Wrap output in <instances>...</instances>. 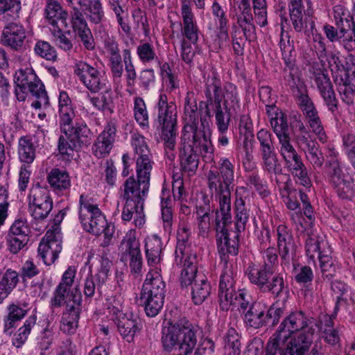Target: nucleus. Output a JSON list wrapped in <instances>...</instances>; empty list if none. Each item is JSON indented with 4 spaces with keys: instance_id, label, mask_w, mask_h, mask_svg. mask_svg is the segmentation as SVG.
I'll return each instance as SVG.
<instances>
[{
    "instance_id": "f257e3e1",
    "label": "nucleus",
    "mask_w": 355,
    "mask_h": 355,
    "mask_svg": "<svg viewBox=\"0 0 355 355\" xmlns=\"http://www.w3.org/2000/svg\"><path fill=\"white\" fill-rule=\"evenodd\" d=\"M79 205V218L83 229L96 236L103 234L101 246L107 247L114 233V226L107 223L98 205L88 196L80 195Z\"/></svg>"
},
{
    "instance_id": "f03ea898",
    "label": "nucleus",
    "mask_w": 355,
    "mask_h": 355,
    "mask_svg": "<svg viewBox=\"0 0 355 355\" xmlns=\"http://www.w3.org/2000/svg\"><path fill=\"white\" fill-rule=\"evenodd\" d=\"M218 164V170L207 173V187L218 202V208L225 211L227 207H231L230 187L234 180V166L227 157H221Z\"/></svg>"
},
{
    "instance_id": "7ed1b4c3",
    "label": "nucleus",
    "mask_w": 355,
    "mask_h": 355,
    "mask_svg": "<svg viewBox=\"0 0 355 355\" xmlns=\"http://www.w3.org/2000/svg\"><path fill=\"white\" fill-rule=\"evenodd\" d=\"M155 108L157 121L162 130V139L165 146L166 158L173 162L175 158V147L177 135V110L173 102H168L165 94H160Z\"/></svg>"
},
{
    "instance_id": "20e7f679",
    "label": "nucleus",
    "mask_w": 355,
    "mask_h": 355,
    "mask_svg": "<svg viewBox=\"0 0 355 355\" xmlns=\"http://www.w3.org/2000/svg\"><path fill=\"white\" fill-rule=\"evenodd\" d=\"M215 220L218 251L221 263L233 262V260L229 259V255L236 256L239 252V234L227 229V226L232 223L231 207H227L225 211L218 208Z\"/></svg>"
},
{
    "instance_id": "39448f33",
    "label": "nucleus",
    "mask_w": 355,
    "mask_h": 355,
    "mask_svg": "<svg viewBox=\"0 0 355 355\" xmlns=\"http://www.w3.org/2000/svg\"><path fill=\"white\" fill-rule=\"evenodd\" d=\"M254 19L256 22L261 27L268 24L266 2V0H252ZM239 13L236 15V26L239 30L241 29L245 40L252 41L256 37V27L254 23V17L252 13L250 0H241L238 6Z\"/></svg>"
},
{
    "instance_id": "423d86ee",
    "label": "nucleus",
    "mask_w": 355,
    "mask_h": 355,
    "mask_svg": "<svg viewBox=\"0 0 355 355\" xmlns=\"http://www.w3.org/2000/svg\"><path fill=\"white\" fill-rule=\"evenodd\" d=\"M250 283L257 286L262 292H268L275 297L280 296L286 286L283 276L262 265L250 264L246 270Z\"/></svg>"
},
{
    "instance_id": "0eeeda50",
    "label": "nucleus",
    "mask_w": 355,
    "mask_h": 355,
    "mask_svg": "<svg viewBox=\"0 0 355 355\" xmlns=\"http://www.w3.org/2000/svg\"><path fill=\"white\" fill-rule=\"evenodd\" d=\"M328 180L338 197L352 200L355 197L354 180L345 167L336 158H331L325 165Z\"/></svg>"
},
{
    "instance_id": "6e6552de",
    "label": "nucleus",
    "mask_w": 355,
    "mask_h": 355,
    "mask_svg": "<svg viewBox=\"0 0 355 355\" xmlns=\"http://www.w3.org/2000/svg\"><path fill=\"white\" fill-rule=\"evenodd\" d=\"M15 83V93L18 101H24L28 92L37 99H42L46 102V91L44 84L31 67L19 69L14 76Z\"/></svg>"
},
{
    "instance_id": "1a4fd4ad",
    "label": "nucleus",
    "mask_w": 355,
    "mask_h": 355,
    "mask_svg": "<svg viewBox=\"0 0 355 355\" xmlns=\"http://www.w3.org/2000/svg\"><path fill=\"white\" fill-rule=\"evenodd\" d=\"M280 48L285 63L283 76L286 84L290 87L293 94L304 91L306 87L300 77L301 74L298 67L295 64L293 46L289 44V40H288L286 44L282 39L280 40Z\"/></svg>"
},
{
    "instance_id": "9d476101",
    "label": "nucleus",
    "mask_w": 355,
    "mask_h": 355,
    "mask_svg": "<svg viewBox=\"0 0 355 355\" xmlns=\"http://www.w3.org/2000/svg\"><path fill=\"white\" fill-rule=\"evenodd\" d=\"M222 268L218 290L219 305L223 311H228L232 306V296L237 293L235 286L236 267L234 262H227L223 264Z\"/></svg>"
},
{
    "instance_id": "9b49d317",
    "label": "nucleus",
    "mask_w": 355,
    "mask_h": 355,
    "mask_svg": "<svg viewBox=\"0 0 355 355\" xmlns=\"http://www.w3.org/2000/svg\"><path fill=\"white\" fill-rule=\"evenodd\" d=\"M74 73L92 93H97L105 87L104 73L98 67L79 61L74 66Z\"/></svg>"
},
{
    "instance_id": "f8f14e48",
    "label": "nucleus",
    "mask_w": 355,
    "mask_h": 355,
    "mask_svg": "<svg viewBox=\"0 0 355 355\" xmlns=\"http://www.w3.org/2000/svg\"><path fill=\"white\" fill-rule=\"evenodd\" d=\"M64 112V119L60 121L61 132L69 135V138H71L76 144H78L80 148L83 146H87L90 143L92 135L89 128L84 123H76L73 125L74 112H71L69 110Z\"/></svg>"
},
{
    "instance_id": "ddd939ff",
    "label": "nucleus",
    "mask_w": 355,
    "mask_h": 355,
    "mask_svg": "<svg viewBox=\"0 0 355 355\" xmlns=\"http://www.w3.org/2000/svg\"><path fill=\"white\" fill-rule=\"evenodd\" d=\"M53 208V200L48 191L38 185L31 189L29 209L35 220L45 219Z\"/></svg>"
},
{
    "instance_id": "4468645a",
    "label": "nucleus",
    "mask_w": 355,
    "mask_h": 355,
    "mask_svg": "<svg viewBox=\"0 0 355 355\" xmlns=\"http://www.w3.org/2000/svg\"><path fill=\"white\" fill-rule=\"evenodd\" d=\"M139 242L136 239L135 233L129 232L123 239L119 250L121 260L130 261L131 270L135 273L140 272L142 267V258L139 248Z\"/></svg>"
},
{
    "instance_id": "2eb2a0df",
    "label": "nucleus",
    "mask_w": 355,
    "mask_h": 355,
    "mask_svg": "<svg viewBox=\"0 0 355 355\" xmlns=\"http://www.w3.org/2000/svg\"><path fill=\"white\" fill-rule=\"evenodd\" d=\"M318 327L316 320L302 310H296L288 314L281 322L279 329L290 336L295 333L309 330Z\"/></svg>"
},
{
    "instance_id": "dca6fc26",
    "label": "nucleus",
    "mask_w": 355,
    "mask_h": 355,
    "mask_svg": "<svg viewBox=\"0 0 355 355\" xmlns=\"http://www.w3.org/2000/svg\"><path fill=\"white\" fill-rule=\"evenodd\" d=\"M313 79L328 110L332 114L338 113L339 110L338 100L336 96L328 75L323 70L317 69L313 72Z\"/></svg>"
},
{
    "instance_id": "f3484780",
    "label": "nucleus",
    "mask_w": 355,
    "mask_h": 355,
    "mask_svg": "<svg viewBox=\"0 0 355 355\" xmlns=\"http://www.w3.org/2000/svg\"><path fill=\"white\" fill-rule=\"evenodd\" d=\"M26 31L24 26L19 22L7 23L3 28L1 42L14 51H21L25 46Z\"/></svg>"
},
{
    "instance_id": "a211bd4d",
    "label": "nucleus",
    "mask_w": 355,
    "mask_h": 355,
    "mask_svg": "<svg viewBox=\"0 0 355 355\" xmlns=\"http://www.w3.org/2000/svg\"><path fill=\"white\" fill-rule=\"evenodd\" d=\"M76 270L73 266H69L63 273L61 282L53 292L51 298L50 305L52 309L63 306L71 291V286L74 282Z\"/></svg>"
},
{
    "instance_id": "6ab92c4d",
    "label": "nucleus",
    "mask_w": 355,
    "mask_h": 355,
    "mask_svg": "<svg viewBox=\"0 0 355 355\" xmlns=\"http://www.w3.org/2000/svg\"><path fill=\"white\" fill-rule=\"evenodd\" d=\"M62 250V242L53 232L48 231L40 241L37 252L46 265H51L58 259Z\"/></svg>"
},
{
    "instance_id": "aec40b11",
    "label": "nucleus",
    "mask_w": 355,
    "mask_h": 355,
    "mask_svg": "<svg viewBox=\"0 0 355 355\" xmlns=\"http://www.w3.org/2000/svg\"><path fill=\"white\" fill-rule=\"evenodd\" d=\"M277 247L283 264L289 263L295 256L296 245L291 230L285 225L277 227Z\"/></svg>"
},
{
    "instance_id": "412c9836",
    "label": "nucleus",
    "mask_w": 355,
    "mask_h": 355,
    "mask_svg": "<svg viewBox=\"0 0 355 355\" xmlns=\"http://www.w3.org/2000/svg\"><path fill=\"white\" fill-rule=\"evenodd\" d=\"M149 185V182L136 180L133 176H130L123 183L121 198L123 201L144 202Z\"/></svg>"
},
{
    "instance_id": "4be33fe9",
    "label": "nucleus",
    "mask_w": 355,
    "mask_h": 355,
    "mask_svg": "<svg viewBox=\"0 0 355 355\" xmlns=\"http://www.w3.org/2000/svg\"><path fill=\"white\" fill-rule=\"evenodd\" d=\"M189 127L184 126L183 134L181 137V142L189 144L191 140L194 147L198 148V144L211 139V131L209 128V122L205 118H200V125L196 123L193 125Z\"/></svg>"
},
{
    "instance_id": "5701e85b",
    "label": "nucleus",
    "mask_w": 355,
    "mask_h": 355,
    "mask_svg": "<svg viewBox=\"0 0 355 355\" xmlns=\"http://www.w3.org/2000/svg\"><path fill=\"white\" fill-rule=\"evenodd\" d=\"M249 190L245 187H238L236 190V201H235V232L239 234L245 231L246 224L248 222L250 213L249 209L245 207V194H248Z\"/></svg>"
},
{
    "instance_id": "b1692460",
    "label": "nucleus",
    "mask_w": 355,
    "mask_h": 355,
    "mask_svg": "<svg viewBox=\"0 0 355 355\" xmlns=\"http://www.w3.org/2000/svg\"><path fill=\"white\" fill-rule=\"evenodd\" d=\"M182 262L183 268L180 276V283L182 288H187L196 282L200 274L202 273L198 271V258L196 252L190 251L189 254L182 258ZM178 263H180V259Z\"/></svg>"
},
{
    "instance_id": "393cba45",
    "label": "nucleus",
    "mask_w": 355,
    "mask_h": 355,
    "mask_svg": "<svg viewBox=\"0 0 355 355\" xmlns=\"http://www.w3.org/2000/svg\"><path fill=\"white\" fill-rule=\"evenodd\" d=\"M178 157L181 171L189 175H194L199 165V156L194 150V146L181 142Z\"/></svg>"
},
{
    "instance_id": "a878e982",
    "label": "nucleus",
    "mask_w": 355,
    "mask_h": 355,
    "mask_svg": "<svg viewBox=\"0 0 355 355\" xmlns=\"http://www.w3.org/2000/svg\"><path fill=\"white\" fill-rule=\"evenodd\" d=\"M315 328L309 330L301 331L290 337V355H305L313 343Z\"/></svg>"
},
{
    "instance_id": "bb28decb",
    "label": "nucleus",
    "mask_w": 355,
    "mask_h": 355,
    "mask_svg": "<svg viewBox=\"0 0 355 355\" xmlns=\"http://www.w3.org/2000/svg\"><path fill=\"white\" fill-rule=\"evenodd\" d=\"M116 131L114 125L108 124L98 135L92 147L93 153L96 157L102 158L110 153L115 140Z\"/></svg>"
},
{
    "instance_id": "cd10ccee",
    "label": "nucleus",
    "mask_w": 355,
    "mask_h": 355,
    "mask_svg": "<svg viewBox=\"0 0 355 355\" xmlns=\"http://www.w3.org/2000/svg\"><path fill=\"white\" fill-rule=\"evenodd\" d=\"M181 15L183 20L182 33L191 43L196 44L198 40L200 31L191 8L187 3L182 4Z\"/></svg>"
},
{
    "instance_id": "c85d7f7f",
    "label": "nucleus",
    "mask_w": 355,
    "mask_h": 355,
    "mask_svg": "<svg viewBox=\"0 0 355 355\" xmlns=\"http://www.w3.org/2000/svg\"><path fill=\"white\" fill-rule=\"evenodd\" d=\"M290 337L278 328L268 341L266 355H290Z\"/></svg>"
},
{
    "instance_id": "c756f323",
    "label": "nucleus",
    "mask_w": 355,
    "mask_h": 355,
    "mask_svg": "<svg viewBox=\"0 0 355 355\" xmlns=\"http://www.w3.org/2000/svg\"><path fill=\"white\" fill-rule=\"evenodd\" d=\"M334 83L342 101L348 105L355 102V78H349L347 73L336 75Z\"/></svg>"
},
{
    "instance_id": "7c9ffc66",
    "label": "nucleus",
    "mask_w": 355,
    "mask_h": 355,
    "mask_svg": "<svg viewBox=\"0 0 355 355\" xmlns=\"http://www.w3.org/2000/svg\"><path fill=\"white\" fill-rule=\"evenodd\" d=\"M165 287V283L159 272L150 270L146 275L140 294L164 297Z\"/></svg>"
},
{
    "instance_id": "2f4dec72",
    "label": "nucleus",
    "mask_w": 355,
    "mask_h": 355,
    "mask_svg": "<svg viewBox=\"0 0 355 355\" xmlns=\"http://www.w3.org/2000/svg\"><path fill=\"white\" fill-rule=\"evenodd\" d=\"M266 111L270 116V125L277 138L289 135L288 116L275 106H266Z\"/></svg>"
},
{
    "instance_id": "473e14b6",
    "label": "nucleus",
    "mask_w": 355,
    "mask_h": 355,
    "mask_svg": "<svg viewBox=\"0 0 355 355\" xmlns=\"http://www.w3.org/2000/svg\"><path fill=\"white\" fill-rule=\"evenodd\" d=\"M243 315L244 322L248 327L259 329L268 323L266 307L260 302H253Z\"/></svg>"
},
{
    "instance_id": "72a5a7b5",
    "label": "nucleus",
    "mask_w": 355,
    "mask_h": 355,
    "mask_svg": "<svg viewBox=\"0 0 355 355\" xmlns=\"http://www.w3.org/2000/svg\"><path fill=\"white\" fill-rule=\"evenodd\" d=\"M28 311L19 305L11 304L7 307V314L3 317V332L11 336L20 322L27 314Z\"/></svg>"
},
{
    "instance_id": "f704fd0d",
    "label": "nucleus",
    "mask_w": 355,
    "mask_h": 355,
    "mask_svg": "<svg viewBox=\"0 0 355 355\" xmlns=\"http://www.w3.org/2000/svg\"><path fill=\"white\" fill-rule=\"evenodd\" d=\"M310 7V0H289L290 19L293 28L297 32H301L306 24V20L304 18L305 14V6Z\"/></svg>"
},
{
    "instance_id": "c9c22d12",
    "label": "nucleus",
    "mask_w": 355,
    "mask_h": 355,
    "mask_svg": "<svg viewBox=\"0 0 355 355\" xmlns=\"http://www.w3.org/2000/svg\"><path fill=\"white\" fill-rule=\"evenodd\" d=\"M46 19L51 28L58 26L67 27V12L56 0H49L45 8Z\"/></svg>"
},
{
    "instance_id": "e433bc0d",
    "label": "nucleus",
    "mask_w": 355,
    "mask_h": 355,
    "mask_svg": "<svg viewBox=\"0 0 355 355\" xmlns=\"http://www.w3.org/2000/svg\"><path fill=\"white\" fill-rule=\"evenodd\" d=\"M144 204V202L125 201L121 214L122 220L128 222L134 218L135 226L142 227L145 223Z\"/></svg>"
},
{
    "instance_id": "4c0bfd02",
    "label": "nucleus",
    "mask_w": 355,
    "mask_h": 355,
    "mask_svg": "<svg viewBox=\"0 0 355 355\" xmlns=\"http://www.w3.org/2000/svg\"><path fill=\"white\" fill-rule=\"evenodd\" d=\"M144 204V202L125 201L121 214L122 220L128 222L134 218L135 226L142 227L145 223Z\"/></svg>"
},
{
    "instance_id": "58836bf2",
    "label": "nucleus",
    "mask_w": 355,
    "mask_h": 355,
    "mask_svg": "<svg viewBox=\"0 0 355 355\" xmlns=\"http://www.w3.org/2000/svg\"><path fill=\"white\" fill-rule=\"evenodd\" d=\"M191 299L196 305H200L210 295L211 286L205 274H200L191 285Z\"/></svg>"
},
{
    "instance_id": "ea45409f",
    "label": "nucleus",
    "mask_w": 355,
    "mask_h": 355,
    "mask_svg": "<svg viewBox=\"0 0 355 355\" xmlns=\"http://www.w3.org/2000/svg\"><path fill=\"white\" fill-rule=\"evenodd\" d=\"M305 235L307 236L305 242L306 253L309 259L314 261L316 256L319 259L322 254L329 252V250L324 249L327 243L313 230H306Z\"/></svg>"
},
{
    "instance_id": "a19ab883",
    "label": "nucleus",
    "mask_w": 355,
    "mask_h": 355,
    "mask_svg": "<svg viewBox=\"0 0 355 355\" xmlns=\"http://www.w3.org/2000/svg\"><path fill=\"white\" fill-rule=\"evenodd\" d=\"M180 353L178 355H188L197 344L198 330L189 325L180 327Z\"/></svg>"
},
{
    "instance_id": "79ce46f5",
    "label": "nucleus",
    "mask_w": 355,
    "mask_h": 355,
    "mask_svg": "<svg viewBox=\"0 0 355 355\" xmlns=\"http://www.w3.org/2000/svg\"><path fill=\"white\" fill-rule=\"evenodd\" d=\"M191 236V229L187 225L180 226L177 233V246L175 252V261L178 263L182 261V258L192 251L191 247L188 245L189 237Z\"/></svg>"
},
{
    "instance_id": "37998d69",
    "label": "nucleus",
    "mask_w": 355,
    "mask_h": 355,
    "mask_svg": "<svg viewBox=\"0 0 355 355\" xmlns=\"http://www.w3.org/2000/svg\"><path fill=\"white\" fill-rule=\"evenodd\" d=\"M180 327L172 326L162 330V345L167 352H180Z\"/></svg>"
},
{
    "instance_id": "c03bdc74",
    "label": "nucleus",
    "mask_w": 355,
    "mask_h": 355,
    "mask_svg": "<svg viewBox=\"0 0 355 355\" xmlns=\"http://www.w3.org/2000/svg\"><path fill=\"white\" fill-rule=\"evenodd\" d=\"M162 250L161 239L154 234L148 236L146 239V256L150 265H155L159 262Z\"/></svg>"
},
{
    "instance_id": "a18cd8bd",
    "label": "nucleus",
    "mask_w": 355,
    "mask_h": 355,
    "mask_svg": "<svg viewBox=\"0 0 355 355\" xmlns=\"http://www.w3.org/2000/svg\"><path fill=\"white\" fill-rule=\"evenodd\" d=\"M184 126H191L199 123L197 102L193 92H188L184 98Z\"/></svg>"
},
{
    "instance_id": "49530a36",
    "label": "nucleus",
    "mask_w": 355,
    "mask_h": 355,
    "mask_svg": "<svg viewBox=\"0 0 355 355\" xmlns=\"http://www.w3.org/2000/svg\"><path fill=\"white\" fill-rule=\"evenodd\" d=\"M222 105L223 108H229V110L236 112L240 110V100L237 87L232 83L227 82L224 84Z\"/></svg>"
},
{
    "instance_id": "de8ad7c7",
    "label": "nucleus",
    "mask_w": 355,
    "mask_h": 355,
    "mask_svg": "<svg viewBox=\"0 0 355 355\" xmlns=\"http://www.w3.org/2000/svg\"><path fill=\"white\" fill-rule=\"evenodd\" d=\"M47 180L50 186L56 191L67 190L71 186L68 173L60 168H53L49 173Z\"/></svg>"
},
{
    "instance_id": "09e8293b",
    "label": "nucleus",
    "mask_w": 355,
    "mask_h": 355,
    "mask_svg": "<svg viewBox=\"0 0 355 355\" xmlns=\"http://www.w3.org/2000/svg\"><path fill=\"white\" fill-rule=\"evenodd\" d=\"M114 322L121 336L129 343L133 340L135 334L139 330L137 320L128 318L126 315L118 318Z\"/></svg>"
},
{
    "instance_id": "8fccbe9b",
    "label": "nucleus",
    "mask_w": 355,
    "mask_h": 355,
    "mask_svg": "<svg viewBox=\"0 0 355 355\" xmlns=\"http://www.w3.org/2000/svg\"><path fill=\"white\" fill-rule=\"evenodd\" d=\"M238 112L229 110V108H223L222 101L217 99L216 102L215 119L217 128L220 133H225L227 131L230 119L235 116Z\"/></svg>"
},
{
    "instance_id": "3c124183",
    "label": "nucleus",
    "mask_w": 355,
    "mask_h": 355,
    "mask_svg": "<svg viewBox=\"0 0 355 355\" xmlns=\"http://www.w3.org/2000/svg\"><path fill=\"white\" fill-rule=\"evenodd\" d=\"M308 124L309 128L314 133L318 139L322 142L327 141V135L324 132V127L319 116L317 108L303 114Z\"/></svg>"
},
{
    "instance_id": "603ef678",
    "label": "nucleus",
    "mask_w": 355,
    "mask_h": 355,
    "mask_svg": "<svg viewBox=\"0 0 355 355\" xmlns=\"http://www.w3.org/2000/svg\"><path fill=\"white\" fill-rule=\"evenodd\" d=\"M334 17L336 24L341 33H347L355 23L349 10L342 5H336L334 8Z\"/></svg>"
},
{
    "instance_id": "864d4df0",
    "label": "nucleus",
    "mask_w": 355,
    "mask_h": 355,
    "mask_svg": "<svg viewBox=\"0 0 355 355\" xmlns=\"http://www.w3.org/2000/svg\"><path fill=\"white\" fill-rule=\"evenodd\" d=\"M78 3L85 8L89 20L94 24H99L105 17L101 0H78Z\"/></svg>"
},
{
    "instance_id": "5fc2aeb1",
    "label": "nucleus",
    "mask_w": 355,
    "mask_h": 355,
    "mask_svg": "<svg viewBox=\"0 0 355 355\" xmlns=\"http://www.w3.org/2000/svg\"><path fill=\"white\" fill-rule=\"evenodd\" d=\"M164 302V297L141 295L139 302L144 307V311L148 317L156 316L162 310Z\"/></svg>"
},
{
    "instance_id": "6e6d98bb",
    "label": "nucleus",
    "mask_w": 355,
    "mask_h": 355,
    "mask_svg": "<svg viewBox=\"0 0 355 355\" xmlns=\"http://www.w3.org/2000/svg\"><path fill=\"white\" fill-rule=\"evenodd\" d=\"M169 193L170 191L163 187L162 190V196L161 197L162 218L163 227L165 231L168 232H171L173 218L171 207L169 206L171 202Z\"/></svg>"
},
{
    "instance_id": "4d7b16f0",
    "label": "nucleus",
    "mask_w": 355,
    "mask_h": 355,
    "mask_svg": "<svg viewBox=\"0 0 355 355\" xmlns=\"http://www.w3.org/2000/svg\"><path fill=\"white\" fill-rule=\"evenodd\" d=\"M212 210L210 205V198L205 194H202L200 199L197 200L196 214L199 219V226L200 228L207 227L209 223V214Z\"/></svg>"
},
{
    "instance_id": "13d9d810",
    "label": "nucleus",
    "mask_w": 355,
    "mask_h": 355,
    "mask_svg": "<svg viewBox=\"0 0 355 355\" xmlns=\"http://www.w3.org/2000/svg\"><path fill=\"white\" fill-rule=\"evenodd\" d=\"M36 319L35 315L29 316L24 322L23 326L18 329L12 338V345L15 347L19 348L25 343L33 327L36 324Z\"/></svg>"
},
{
    "instance_id": "bf43d9fd",
    "label": "nucleus",
    "mask_w": 355,
    "mask_h": 355,
    "mask_svg": "<svg viewBox=\"0 0 355 355\" xmlns=\"http://www.w3.org/2000/svg\"><path fill=\"white\" fill-rule=\"evenodd\" d=\"M261 156L263 160L262 167L265 171L270 174H282V165L277 159L275 150L261 153Z\"/></svg>"
},
{
    "instance_id": "052dcab7",
    "label": "nucleus",
    "mask_w": 355,
    "mask_h": 355,
    "mask_svg": "<svg viewBox=\"0 0 355 355\" xmlns=\"http://www.w3.org/2000/svg\"><path fill=\"white\" fill-rule=\"evenodd\" d=\"M150 155L138 156L136 161L137 178L139 181L144 180L150 183V173L153 168Z\"/></svg>"
},
{
    "instance_id": "680f3d73",
    "label": "nucleus",
    "mask_w": 355,
    "mask_h": 355,
    "mask_svg": "<svg viewBox=\"0 0 355 355\" xmlns=\"http://www.w3.org/2000/svg\"><path fill=\"white\" fill-rule=\"evenodd\" d=\"M221 85V80L216 73L213 72L211 75L207 76L205 93L206 98H209V102H211V98L216 99V97L222 101V96L220 95Z\"/></svg>"
},
{
    "instance_id": "e2e57ef3",
    "label": "nucleus",
    "mask_w": 355,
    "mask_h": 355,
    "mask_svg": "<svg viewBox=\"0 0 355 355\" xmlns=\"http://www.w3.org/2000/svg\"><path fill=\"white\" fill-rule=\"evenodd\" d=\"M82 295L78 289H72L66 300V309L63 314L80 317Z\"/></svg>"
},
{
    "instance_id": "0e129e2a",
    "label": "nucleus",
    "mask_w": 355,
    "mask_h": 355,
    "mask_svg": "<svg viewBox=\"0 0 355 355\" xmlns=\"http://www.w3.org/2000/svg\"><path fill=\"white\" fill-rule=\"evenodd\" d=\"M321 268L322 277L324 281L330 282L336 275V265L333 258L330 256V252L322 255L318 259Z\"/></svg>"
},
{
    "instance_id": "69168bd1",
    "label": "nucleus",
    "mask_w": 355,
    "mask_h": 355,
    "mask_svg": "<svg viewBox=\"0 0 355 355\" xmlns=\"http://www.w3.org/2000/svg\"><path fill=\"white\" fill-rule=\"evenodd\" d=\"M137 55L143 64L150 63L158 59L153 43L148 42L139 43L137 46Z\"/></svg>"
},
{
    "instance_id": "338daca9",
    "label": "nucleus",
    "mask_w": 355,
    "mask_h": 355,
    "mask_svg": "<svg viewBox=\"0 0 355 355\" xmlns=\"http://www.w3.org/2000/svg\"><path fill=\"white\" fill-rule=\"evenodd\" d=\"M18 153L21 162L26 164L32 163L35 157V149L31 140L26 137L20 138Z\"/></svg>"
},
{
    "instance_id": "774afa93",
    "label": "nucleus",
    "mask_w": 355,
    "mask_h": 355,
    "mask_svg": "<svg viewBox=\"0 0 355 355\" xmlns=\"http://www.w3.org/2000/svg\"><path fill=\"white\" fill-rule=\"evenodd\" d=\"M240 347L241 342L239 334L235 329H229L225 336V354L227 355H240Z\"/></svg>"
}]
</instances>
